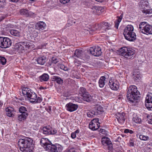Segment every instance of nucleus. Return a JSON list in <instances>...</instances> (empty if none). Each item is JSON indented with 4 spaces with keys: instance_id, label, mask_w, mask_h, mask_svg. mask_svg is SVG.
Listing matches in <instances>:
<instances>
[{
    "instance_id": "obj_1",
    "label": "nucleus",
    "mask_w": 152,
    "mask_h": 152,
    "mask_svg": "<svg viewBox=\"0 0 152 152\" xmlns=\"http://www.w3.org/2000/svg\"><path fill=\"white\" fill-rule=\"evenodd\" d=\"M18 144L20 151L23 152H33L32 149L34 145L32 139L26 137L19 140Z\"/></svg>"
},
{
    "instance_id": "obj_2",
    "label": "nucleus",
    "mask_w": 152,
    "mask_h": 152,
    "mask_svg": "<svg viewBox=\"0 0 152 152\" xmlns=\"http://www.w3.org/2000/svg\"><path fill=\"white\" fill-rule=\"evenodd\" d=\"M127 99L132 103L137 102V100L140 98V93L137 87L134 86H131L127 88Z\"/></svg>"
},
{
    "instance_id": "obj_3",
    "label": "nucleus",
    "mask_w": 152,
    "mask_h": 152,
    "mask_svg": "<svg viewBox=\"0 0 152 152\" xmlns=\"http://www.w3.org/2000/svg\"><path fill=\"white\" fill-rule=\"evenodd\" d=\"M123 34L125 39L129 41H133L136 39L134 27L131 25H127L124 30Z\"/></svg>"
},
{
    "instance_id": "obj_4",
    "label": "nucleus",
    "mask_w": 152,
    "mask_h": 152,
    "mask_svg": "<svg viewBox=\"0 0 152 152\" xmlns=\"http://www.w3.org/2000/svg\"><path fill=\"white\" fill-rule=\"evenodd\" d=\"M134 54V51L133 49L126 47L122 48L121 50L120 51L121 55L127 59L131 58Z\"/></svg>"
},
{
    "instance_id": "obj_5",
    "label": "nucleus",
    "mask_w": 152,
    "mask_h": 152,
    "mask_svg": "<svg viewBox=\"0 0 152 152\" xmlns=\"http://www.w3.org/2000/svg\"><path fill=\"white\" fill-rule=\"evenodd\" d=\"M49 143L45 147L46 150L50 152H60L62 151V148L59 144L53 145L51 142Z\"/></svg>"
},
{
    "instance_id": "obj_6",
    "label": "nucleus",
    "mask_w": 152,
    "mask_h": 152,
    "mask_svg": "<svg viewBox=\"0 0 152 152\" xmlns=\"http://www.w3.org/2000/svg\"><path fill=\"white\" fill-rule=\"evenodd\" d=\"M11 44V40L9 38L0 37V47L6 48L9 47Z\"/></svg>"
},
{
    "instance_id": "obj_7",
    "label": "nucleus",
    "mask_w": 152,
    "mask_h": 152,
    "mask_svg": "<svg viewBox=\"0 0 152 152\" xmlns=\"http://www.w3.org/2000/svg\"><path fill=\"white\" fill-rule=\"evenodd\" d=\"M32 46L30 45V43L26 42H20L18 43L16 45V48L18 50L22 52L24 49H30L32 48Z\"/></svg>"
},
{
    "instance_id": "obj_8",
    "label": "nucleus",
    "mask_w": 152,
    "mask_h": 152,
    "mask_svg": "<svg viewBox=\"0 0 152 152\" xmlns=\"http://www.w3.org/2000/svg\"><path fill=\"white\" fill-rule=\"evenodd\" d=\"M90 53L91 55L96 56H98L102 53L101 49L99 47H96L93 46L90 48Z\"/></svg>"
},
{
    "instance_id": "obj_9",
    "label": "nucleus",
    "mask_w": 152,
    "mask_h": 152,
    "mask_svg": "<svg viewBox=\"0 0 152 152\" xmlns=\"http://www.w3.org/2000/svg\"><path fill=\"white\" fill-rule=\"evenodd\" d=\"M101 142L105 146H107L108 150L111 151L113 149V145L109 138L104 137L102 139Z\"/></svg>"
},
{
    "instance_id": "obj_10",
    "label": "nucleus",
    "mask_w": 152,
    "mask_h": 152,
    "mask_svg": "<svg viewBox=\"0 0 152 152\" xmlns=\"http://www.w3.org/2000/svg\"><path fill=\"white\" fill-rule=\"evenodd\" d=\"M108 84L110 88L113 90H117L119 88V83L116 80H109Z\"/></svg>"
},
{
    "instance_id": "obj_11",
    "label": "nucleus",
    "mask_w": 152,
    "mask_h": 152,
    "mask_svg": "<svg viewBox=\"0 0 152 152\" xmlns=\"http://www.w3.org/2000/svg\"><path fill=\"white\" fill-rule=\"evenodd\" d=\"M110 26H109L108 23L103 22L100 24L98 29L101 32L103 33L106 31L107 30L110 29Z\"/></svg>"
},
{
    "instance_id": "obj_12",
    "label": "nucleus",
    "mask_w": 152,
    "mask_h": 152,
    "mask_svg": "<svg viewBox=\"0 0 152 152\" xmlns=\"http://www.w3.org/2000/svg\"><path fill=\"white\" fill-rule=\"evenodd\" d=\"M21 15H23L26 17H35V14L33 12H29L28 10L25 9H22L20 11Z\"/></svg>"
},
{
    "instance_id": "obj_13",
    "label": "nucleus",
    "mask_w": 152,
    "mask_h": 152,
    "mask_svg": "<svg viewBox=\"0 0 152 152\" xmlns=\"http://www.w3.org/2000/svg\"><path fill=\"white\" fill-rule=\"evenodd\" d=\"M125 115V113L123 112L118 113L116 114V118L119 123L122 124L124 122Z\"/></svg>"
},
{
    "instance_id": "obj_14",
    "label": "nucleus",
    "mask_w": 152,
    "mask_h": 152,
    "mask_svg": "<svg viewBox=\"0 0 152 152\" xmlns=\"http://www.w3.org/2000/svg\"><path fill=\"white\" fill-rule=\"evenodd\" d=\"M92 109L96 115L101 114L104 111L103 108L100 105H96Z\"/></svg>"
},
{
    "instance_id": "obj_15",
    "label": "nucleus",
    "mask_w": 152,
    "mask_h": 152,
    "mask_svg": "<svg viewBox=\"0 0 152 152\" xmlns=\"http://www.w3.org/2000/svg\"><path fill=\"white\" fill-rule=\"evenodd\" d=\"M51 127L49 126H47L43 127L41 131L45 134H51Z\"/></svg>"
},
{
    "instance_id": "obj_16",
    "label": "nucleus",
    "mask_w": 152,
    "mask_h": 152,
    "mask_svg": "<svg viewBox=\"0 0 152 152\" xmlns=\"http://www.w3.org/2000/svg\"><path fill=\"white\" fill-rule=\"evenodd\" d=\"M142 33L147 34H152V26L148 24L146 25L144 31Z\"/></svg>"
},
{
    "instance_id": "obj_17",
    "label": "nucleus",
    "mask_w": 152,
    "mask_h": 152,
    "mask_svg": "<svg viewBox=\"0 0 152 152\" xmlns=\"http://www.w3.org/2000/svg\"><path fill=\"white\" fill-rule=\"evenodd\" d=\"M47 60L46 57L44 56L39 57L37 59V63L41 65H44L46 63Z\"/></svg>"
},
{
    "instance_id": "obj_18",
    "label": "nucleus",
    "mask_w": 152,
    "mask_h": 152,
    "mask_svg": "<svg viewBox=\"0 0 152 152\" xmlns=\"http://www.w3.org/2000/svg\"><path fill=\"white\" fill-rule=\"evenodd\" d=\"M67 110L70 112H72L76 110V105L72 103H69L66 106Z\"/></svg>"
},
{
    "instance_id": "obj_19",
    "label": "nucleus",
    "mask_w": 152,
    "mask_h": 152,
    "mask_svg": "<svg viewBox=\"0 0 152 152\" xmlns=\"http://www.w3.org/2000/svg\"><path fill=\"white\" fill-rule=\"evenodd\" d=\"M7 115L9 117H12L14 116V109L11 107H8L6 109Z\"/></svg>"
},
{
    "instance_id": "obj_20",
    "label": "nucleus",
    "mask_w": 152,
    "mask_h": 152,
    "mask_svg": "<svg viewBox=\"0 0 152 152\" xmlns=\"http://www.w3.org/2000/svg\"><path fill=\"white\" fill-rule=\"evenodd\" d=\"M100 126L99 123H92L91 122L89 125V128L92 130H97L99 127Z\"/></svg>"
},
{
    "instance_id": "obj_21",
    "label": "nucleus",
    "mask_w": 152,
    "mask_h": 152,
    "mask_svg": "<svg viewBox=\"0 0 152 152\" xmlns=\"http://www.w3.org/2000/svg\"><path fill=\"white\" fill-rule=\"evenodd\" d=\"M46 24L43 22H40L38 23L36 25V29L38 30L44 29L46 27Z\"/></svg>"
},
{
    "instance_id": "obj_22",
    "label": "nucleus",
    "mask_w": 152,
    "mask_h": 152,
    "mask_svg": "<svg viewBox=\"0 0 152 152\" xmlns=\"http://www.w3.org/2000/svg\"><path fill=\"white\" fill-rule=\"evenodd\" d=\"M22 92L24 96H27V98L32 93L31 90L27 88H23L22 89Z\"/></svg>"
},
{
    "instance_id": "obj_23",
    "label": "nucleus",
    "mask_w": 152,
    "mask_h": 152,
    "mask_svg": "<svg viewBox=\"0 0 152 152\" xmlns=\"http://www.w3.org/2000/svg\"><path fill=\"white\" fill-rule=\"evenodd\" d=\"M82 97V99L84 101L87 102H90L92 100V97L88 92L85 94H83Z\"/></svg>"
},
{
    "instance_id": "obj_24",
    "label": "nucleus",
    "mask_w": 152,
    "mask_h": 152,
    "mask_svg": "<svg viewBox=\"0 0 152 152\" xmlns=\"http://www.w3.org/2000/svg\"><path fill=\"white\" fill-rule=\"evenodd\" d=\"M50 142L49 141L48 139L44 138H42L40 141L41 145L44 147L45 149V147L47 146L46 145L50 144L49 143Z\"/></svg>"
},
{
    "instance_id": "obj_25",
    "label": "nucleus",
    "mask_w": 152,
    "mask_h": 152,
    "mask_svg": "<svg viewBox=\"0 0 152 152\" xmlns=\"http://www.w3.org/2000/svg\"><path fill=\"white\" fill-rule=\"evenodd\" d=\"M139 5L140 9L145 7L149 8L148 3L145 0H142L140 1L139 3Z\"/></svg>"
},
{
    "instance_id": "obj_26",
    "label": "nucleus",
    "mask_w": 152,
    "mask_h": 152,
    "mask_svg": "<svg viewBox=\"0 0 152 152\" xmlns=\"http://www.w3.org/2000/svg\"><path fill=\"white\" fill-rule=\"evenodd\" d=\"M91 9V11L93 13L98 15L99 14L101 11V7H99L94 6L92 7Z\"/></svg>"
},
{
    "instance_id": "obj_27",
    "label": "nucleus",
    "mask_w": 152,
    "mask_h": 152,
    "mask_svg": "<svg viewBox=\"0 0 152 152\" xmlns=\"http://www.w3.org/2000/svg\"><path fill=\"white\" fill-rule=\"evenodd\" d=\"M28 98L29 99V100L31 102L33 103L35 102L36 100L37 96L35 93L32 92V94Z\"/></svg>"
},
{
    "instance_id": "obj_28",
    "label": "nucleus",
    "mask_w": 152,
    "mask_h": 152,
    "mask_svg": "<svg viewBox=\"0 0 152 152\" xmlns=\"http://www.w3.org/2000/svg\"><path fill=\"white\" fill-rule=\"evenodd\" d=\"M106 78L105 76H102L100 77L99 81V86L100 88H103L105 83Z\"/></svg>"
},
{
    "instance_id": "obj_29",
    "label": "nucleus",
    "mask_w": 152,
    "mask_h": 152,
    "mask_svg": "<svg viewBox=\"0 0 152 152\" xmlns=\"http://www.w3.org/2000/svg\"><path fill=\"white\" fill-rule=\"evenodd\" d=\"M133 77L135 81H138L141 78V75L140 72L137 71H134L133 74Z\"/></svg>"
},
{
    "instance_id": "obj_30",
    "label": "nucleus",
    "mask_w": 152,
    "mask_h": 152,
    "mask_svg": "<svg viewBox=\"0 0 152 152\" xmlns=\"http://www.w3.org/2000/svg\"><path fill=\"white\" fill-rule=\"evenodd\" d=\"M52 81H56L58 84H61L63 83V80L58 76H54L52 77Z\"/></svg>"
},
{
    "instance_id": "obj_31",
    "label": "nucleus",
    "mask_w": 152,
    "mask_h": 152,
    "mask_svg": "<svg viewBox=\"0 0 152 152\" xmlns=\"http://www.w3.org/2000/svg\"><path fill=\"white\" fill-rule=\"evenodd\" d=\"M41 82L47 81L49 78V75L47 74L44 73L39 77Z\"/></svg>"
},
{
    "instance_id": "obj_32",
    "label": "nucleus",
    "mask_w": 152,
    "mask_h": 152,
    "mask_svg": "<svg viewBox=\"0 0 152 152\" xmlns=\"http://www.w3.org/2000/svg\"><path fill=\"white\" fill-rule=\"evenodd\" d=\"M28 115V113H25V114H21L18 115V120L20 121L25 120L27 117Z\"/></svg>"
},
{
    "instance_id": "obj_33",
    "label": "nucleus",
    "mask_w": 152,
    "mask_h": 152,
    "mask_svg": "<svg viewBox=\"0 0 152 152\" xmlns=\"http://www.w3.org/2000/svg\"><path fill=\"white\" fill-rule=\"evenodd\" d=\"M147 22H143L140 23L139 25V29L142 33L143 32L144 30L145 29V27L146 26Z\"/></svg>"
},
{
    "instance_id": "obj_34",
    "label": "nucleus",
    "mask_w": 152,
    "mask_h": 152,
    "mask_svg": "<svg viewBox=\"0 0 152 152\" xmlns=\"http://www.w3.org/2000/svg\"><path fill=\"white\" fill-rule=\"evenodd\" d=\"M83 56V51L82 50L77 49V57L82 59Z\"/></svg>"
},
{
    "instance_id": "obj_35",
    "label": "nucleus",
    "mask_w": 152,
    "mask_h": 152,
    "mask_svg": "<svg viewBox=\"0 0 152 152\" xmlns=\"http://www.w3.org/2000/svg\"><path fill=\"white\" fill-rule=\"evenodd\" d=\"M140 10L143 13L145 14L146 15L147 14H150L152 12V11L151 10L145 7L142 8L140 9Z\"/></svg>"
},
{
    "instance_id": "obj_36",
    "label": "nucleus",
    "mask_w": 152,
    "mask_h": 152,
    "mask_svg": "<svg viewBox=\"0 0 152 152\" xmlns=\"http://www.w3.org/2000/svg\"><path fill=\"white\" fill-rule=\"evenodd\" d=\"M19 112L22 114H25V113H28L27 112V110L26 108L24 106H21L19 108Z\"/></svg>"
},
{
    "instance_id": "obj_37",
    "label": "nucleus",
    "mask_w": 152,
    "mask_h": 152,
    "mask_svg": "<svg viewBox=\"0 0 152 152\" xmlns=\"http://www.w3.org/2000/svg\"><path fill=\"white\" fill-rule=\"evenodd\" d=\"M87 115L88 117L89 118H92L94 117L96 115L93 109L89 111L87 113Z\"/></svg>"
},
{
    "instance_id": "obj_38",
    "label": "nucleus",
    "mask_w": 152,
    "mask_h": 152,
    "mask_svg": "<svg viewBox=\"0 0 152 152\" xmlns=\"http://www.w3.org/2000/svg\"><path fill=\"white\" fill-rule=\"evenodd\" d=\"M10 34L12 35L15 36H20V33L18 30L13 29L10 31Z\"/></svg>"
},
{
    "instance_id": "obj_39",
    "label": "nucleus",
    "mask_w": 152,
    "mask_h": 152,
    "mask_svg": "<svg viewBox=\"0 0 152 152\" xmlns=\"http://www.w3.org/2000/svg\"><path fill=\"white\" fill-rule=\"evenodd\" d=\"M87 92L86 89L83 87H81L79 91V94L82 96L83 94H86Z\"/></svg>"
},
{
    "instance_id": "obj_40",
    "label": "nucleus",
    "mask_w": 152,
    "mask_h": 152,
    "mask_svg": "<svg viewBox=\"0 0 152 152\" xmlns=\"http://www.w3.org/2000/svg\"><path fill=\"white\" fill-rule=\"evenodd\" d=\"M95 30L94 29L89 28L88 29H85L84 30V32L86 34H92L94 32Z\"/></svg>"
},
{
    "instance_id": "obj_41",
    "label": "nucleus",
    "mask_w": 152,
    "mask_h": 152,
    "mask_svg": "<svg viewBox=\"0 0 152 152\" xmlns=\"http://www.w3.org/2000/svg\"><path fill=\"white\" fill-rule=\"evenodd\" d=\"M145 102H152V94L150 93L149 94L147 95L146 97Z\"/></svg>"
},
{
    "instance_id": "obj_42",
    "label": "nucleus",
    "mask_w": 152,
    "mask_h": 152,
    "mask_svg": "<svg viewBox=\"0 0 152 152\" xmlns=\"http://www.w3.org/2000/svg\"><path fill=\"white\" fill-rule=\"evenodd\" d=\"M145 106L148 110H150L152 108V102H145Z\"/></svg>"
},
{
    "instance_id": "obj_43",
    "label": "nucleus",
    "mask_w": 152,
    "mask_h": 152,
    "mask_svg": "<svg viewBox=\"0 0 152 152\" xmlns=\"http://www.w3.org/2000/svg\"><path fill=\"white\" fill-rule=\"evenodd\" d=\"M7 62L6 59L4 57L0 56V65H5Z\"/></svg>"
},
{
    "instance_id": "obj_44",
    "label": "nucleus",
    "mask_w": 152,
    "mask_h": 152,
    "mask_svg": "<svg viewBox=\"0 0 152 152\" xmlns=\"http://www.w3.org/2000/svg\"><path fill=\"white\" fill-rule=\"evenodd\" d=\"M151 147L149 144L147 145L144 148V152H150L151 151Z\"/></svg>"
},
{
    "instance_id": "obj_45",
    "label": "nucleus",
    "mask_w": 152,
    "mask_h": 152,
    "mask_svg": "<svg viewBox=\"0 0 152 152\" xmlns=\"http://www.w3.org/2000/svg\"><path fill=\"white\" fill-rule=\"evenodd\" d=\"M133 120L135 122L137 123H140L141 121V119L137 116L133 117Z\"/></svg>"
},
{
    "instance_id": "obj_46",
    "label": "nucleus",
    "mask_w": 152,
    "mask_h": 152,
    "mask_svg": "<svg viewBox=\"0 0 152 152\" xmlns=\"http://www.w3.org/2000/svg\"><path fill=\"white\" fill-rule=\"evenodd\" d=\"M139 138L141 140L144 141L147 140L149 139V137L148 136L142 135H140Z\"/></svg>"
},
{
    "instance_id": "obj_47",
    "label": "nucleus",
    "mask_w": 152,
    "mask_h": 152,
    "mask_svg": "<svg viewBox=\"0 0 152 152\" xmlns=\"http://www.w3.org/2000/svg\"><path fill=\"white\" fill-rule=\"evenodd\" d=\"M65 152H76V149L74 148H72L66 150Z\"/></svg>"
},
{
    "instance_id": "obj_48",
    "label": "nucleus",
    "mask_w": 152,
    "mask_h": 152,
    "mask_svg": "<svg viewBox=\"0 0 152 152\" xmlns=\"http://www.w3.org/2000/svg\"><path fill=\"white\" fill-rule=\"evenodd\" d=\"M58 60L56 57H53L52 58L51 60L53 64H56L58 62Z\"/></svg>"
},
{
    "instance_id": "obj_49",
    "label": "nucleus",
    "mask_w": 152,
    "mask_h": 152,
    "mask_svg": "<svg viewBox=\"0 0 152 152\" xmlns=\"http://www.w3.org/2000/svg\"><path fill=\"white\" fill-rule=\"evenodd\" d=\"M5 4V0H0V8L3 7Z\"/></svg>"
},
{
    "instance_id": "obj_50",
    "label": "nucleus",
    "mask_w": 152,
    "mask_h": 152,
    "mask_svg": "<svg viewBox=\"0 0 152 152\" xmlns=\"http://www.w3.org/2000/svg\"><path fill=\"white\" fill-rule=\"evenodd\" d=\"M124 132L125 133H129L130 134H132L134 133V132L132 130L128 129H125Z\"/></svg>"
},
{
    "instance_id": "obj_51",
    "label": "nucleus",
    "mask_w": 152,
    "mask_h": 152,
    "mask_svg": "<svg viewBox=\"0 0 152 152\" xmlns=\"http://www.w3.org/2000/svg\"><path fill=\"white\" fill-rule=\"evenodd\" d=\"M60 68L64 71H67L68 69L67 67L63 64L60 65Z\"/></svg>"
},
{
    "instance_id": "obj_52",
    "label": "nucleus",
    "mask_w": 152,
    "mask_h": 152,
    "mask_svg": "<svg viewBox=\"0 0 152 152\" xmlns=\"http://www.w3.org/2000/svg\"><path fill=\"white\" fill-rule=\"evenodd\" d=\"M99 121V118H96L92 120L91 121V122H92V123H96V124H98L99 123H98V122Z\"/></svg>"
},
{
    "instance_id": "obj_53",
    "label": "nucleus",
    "mask_w": 152,
    "mask_h": 152,
    "mask_svg": "<svg viewBox=\"0 0 152 152\" xmlns=\"http://www.w3.org/2000/svg\"><path fill=\"white\" fill-rule=\"evenodd\" d=\"M51 134H56L57 132V130L54 128L51 127V129L50 131Z\"/></svg>"
},
{
    "instance_id": "obj_54",
    "label": "nucleus",
    "mask_w": 152,
    "mask_h": 152,
    "mask_svg": "<svg viewBox=\"0 0 152 152\" xmlns=\"http://www.w3.org/2000/svg\"><path fill=\"white\" fill-rule=\"evenodd\" d=\"M71 137L72 139H74L76 137V131L75 132L72 133L71 134Z\"/></svg>"
},
{
    "instance_id": "obj_55",
    "label": "nucleus",
    "mask_w": 152,
    "mask_h": 152,
    "mask_svg": "<svg viewBox=\"0 0 152 152\" xmlns=\"http://www.w3.org/2000/svg\"><path fill=\"white\" fill-rule=\"evenodd\" d=\"M70 0H60V2L61 3L65 4L68 2Z\"/></svg>"
},
{
    "instance_id": "obj_56",
    "label": "nucleus",
    "mask_w": 152,
    "mask_h": 152,
    "mask_svg": "<svg viewBox=\"0 0 152 152\" xmlns=\"http://www.w3.org/2000/svg\"><path fill=\"white\" fill-rule=\"evenodd\" d=\"M42 101V99L40 97H38L37 98L35 102V103H40Z\"/></svg>"
},
{
    "instance_id": "obj_57",
    "label": "nucleus",
    "mask_w": 152,
    "mask_h": 152,
    "mask_svg": "<svg viewBox=\"0 0 152 152\" xmlns=\"http://www.w3.org/2000/svg\"><path fill=\"white\" fill-rule=\"evenodd\" d=\"M118 19L117 20V22L120 23L122 20V15H121L120 17H118Z\"/></svg>"
},
{
    "instance_id": "obj_58",
    "label": "nucleus",
    "mask_w": 152,
    "mask_h": 152,
    "mask_svg": "<svg viewBox=\"0 0 152 152\" xmlns=\"http://www.w3.org/2000/svg\"><path fill=\"white\" fill-rule=\"evenodd\" d=\"M119 24V23L118 22H116L115 26V27L117 29L118 28Z\"/></svg>"
},
{
    "instance_id": "obj_59",
    "label": "nucleus",
    "mask_w": 152,
    "mask_h": 152,
    "mask_svg": "<svg viewBox=\"0 0 152 152\" xmlns=\"http://www.w3.org/2000/svg\"><path fill=\"white\" fill-rule=\"evenodd\" d=\"M53 63L52 62V61L51 60L49 61L48 63V65L50 66L52 65V64Z\"/></svg>"
},
{
    "instance_id": "obj_60",
    "label": "nucleus",
    "mask_w": 152,
    "mask_h": 152,
    "mask_svg": "<svg viewBox=\"0 0 152 152\" xmlns=\"http://www.w3.org/2000/svg\"><path fill=\"white\" fill-rule=\"evenodd\" d=\"M7 15H3L1 16V18H2L0 20L1 21L2 20H3L5 18L7 17Z\"/></svg>"
},
{
    "instance_id": "obj_61",
    "label": "nucleus",
    "mask_w": 152,
    "mask_h": 152,
    "mask_svg": "<svg viewBox=\"0 0 152 152\" xmlns=\"http://www.w3.org/2000/svg\"><path fill=\"white\" fill-rule=\"evenodd\" d=\"M129 146H134V142H130L129 143Z\"/></svg>"
},
{
    "instance_id": "obj_62",
    "label": "nucleus",
    "mask_w": 152,
    "mask_h": 152,
    "mask_svg": "<svg viewBox=\"0 0 152 152\" xmlns=\"http://www.w3.org/2000/svg\"><path fill=\"white\" fill-rule=\"evenodd\" d=\"M148 123L151 124H152V118L148 121Z\"/></svg>"
},
{
    "instance_id": "obj_63",
    "label": "nucleus",
    "mask_w": 152,
    "mask_h": 152,
    "mask_svg": "<svg viewBox=\"0 0 152 152\" xmlns=\"http://www.w3.org/2000/svg\"><path fill=\"white\" fill-rule=\"evenodd\" d=\"M121 140V138L120 137H118L117 139V140L118 142H120Z\"/></svg>"
},
{
    "instance_id": "obj_64",
    "label": "nucleus",
    "mask_w": 152,
    "mask_h": 152,
    "mask_svg": "<svg viewBox=\"0 0 152 152\" xmlns=\"http://www.w3.org/2000/svg\"><path fill=\"white\" fill-rule=\"evenodd\" d=\"M95 1L99 2H103L104 0H95Z\"/></svg>"
}]
</instances>
